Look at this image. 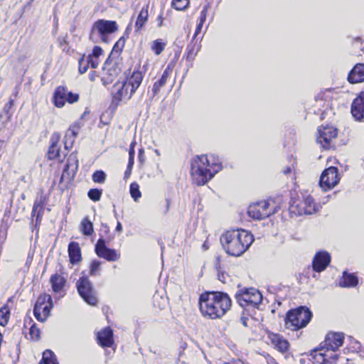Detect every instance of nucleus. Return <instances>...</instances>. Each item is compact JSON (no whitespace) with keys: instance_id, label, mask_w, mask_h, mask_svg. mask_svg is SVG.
Instances as JSON below:
<instances>
[{"instance_id":"obj_1","label":"nucleus","mask_w":364,"mask_h":364,"mask_svg":"<svg viewBox=\"0 0 364 364\" xmlns=\"http://www.w3.org/2000/svg\"><path fill=\"white\" fill-rule=\"evenodd\" d=\"M222 169L219 158L214 155L196 156L191 163V178L193 183L203 186Z\"/></svg>"},{"instance_id":"obj_2","label":"nucleus","mask_w":364,"mask_h":364,"mask_svg":"<svg viewBox=\"0 0 364 364\" xmlns=\"http://www.w3.org/2000/svg\"><path fill=\"white\" fill-rule=\"evenodd\" d=\"M199 305L204 316L214 319L225 315L231 306V300L225 293L207 292L200 295Z\"/></svg>"},{"instance_id":"obj_3","label":"nucleus","mask_w":364,"mask_h":364,"mask_svg":"<svg viewBox=\"0 0 364 364\" xmlns=\"http://www.w3.org/2000/svg\"><path fill=\"white\" fill-rule=\"evenodd\" d=\"M253 241V235L245 230H228L220 237L224 250L228 255L235 257L242 255Z\"/></svg>"},{"instance_id":"obj_4","label":"nucleus","mask_w":364,"mask_h":364,"mask_svg":"<svg viewBox=\"0 0 364 364\" xmlns=\"http://www.w3.org/2000/svg\"><path fill=\"white\" fill-rule=\"evenodd\" d=\"M312 314L308 308L301 306L288 311L285 318V326L291 331L304 328L310 321Z\"/></svg>"},{"instance_id":"obj_5","label":"nucleus","mask_w":364,"mask_h":364,"mask_svg":"<svg viewBox=\"0 0 364 364\" xmlns=\"http://www.w3.org/2000/svg\"><path fill=\"white\" fill-rule=\"evenodd\" d=\"M118 30V25L114 21L100 19L94 23L92 26L90 38L93 40L95 34H97L102 41L109 42V36Z\"/></svg>"},{"instance_id":"obj_6","label":"nucleus","mask_w":364,"mask_h":364,"mask_svg":"<svg viewBox=\"0 0 364 364\" xmlns=\"http://www.w3.org/2000/svg\"><path fill=\"white\" fill-rule=\"evenodd\" d=\"M319 205L315 203L311 196L304 194L301 200H294L290 205L291 213L301 215H311L318 211Z\"/></svg>"},{"instance_id":"obj_7","label":"nucleus","mask_w":364,"mask_h":364,"mask_svg":"<svg viewBox=\"0 0 364 364\" xmlns=\"http://www.w3.org/2000/svg\"><path fill=\"white\" fill-rule=\"evenodd\" d=\"M275 213V208L267 200H261L250 205L247 214L254 220H263Z\"/></svg>"},{"instance_id":"obj_8","label":"nucleus","mask_w":364,"mask_h":364,"mask_svg":"<svg viewBox=\"0 0 364 364\" xmlns=\"http://www.w3.org/2000/svg\"><path fill=\"white\" fill-rule=\"evenodd\" d=\"M236 299L241 306L257 307L262 301V294L255 288L241 289L237 292Z\"/></svg>"},{"instance_id":"obj_9","label":"nucleus","mask_w":364,"mask_h":364,"mask_svg":"<svg viewBox=\"0 0 364 364\" xmlns=\"http://www.w3.org/2000/svg\"><path fill=\"white\" fill-rule=\"evenodd\" d=\"M53 307L51 296L48 294L40 295L35 304L33 314L36 318L41 322L46 321Z\"/></svg>"},{"instance_id":"obj_10","label":"nucleus","mask_w":364,"mask_h":364,"mask_svg":"<svg viewBox=\"0 0 364 364\" xmlns=\"http://www.w3.org/2000/svg\"><path fill=\"white\" fill-rule=\"evenodd\" d=\"M79 100V95L76 93L69 92L64 86H58L53 95V103L58 108H62L65 102L75 103Z\"/></svg>"},{"instance_id":"obj_11","label":"nucleus","mask_w":364,"mask_h":364,"mask_svg":"<svg viewBox=\"0 0 364 364\" xmlns=\"http://www.w3.org/2000/svg\"><path fill=\"white\" fill-rule=\"evenodd\" d=\"M77 289L80 296L88 304L95 306L97 303V299L95 296L90 281L86 277H82L77 282Z\"/></svg>"},{"instance_id":"obj_12","label":"nucleus","mask_w":364,"mask_h":364,"mask_svg":"<svg viewBox=\"0 0 364 364\" xmlns=\"http://www.w3.org/2000/svg\"><path fill=\"white\" fill-rule=\"evenodd\" d=\"M339 180L338 168L331 166L322 172L319 185L323 191H327L334 188L339 182Z\"/></svg>"},{"instance_id":"obj_13","label":"nucleus","mask_w":364,"mask_h":364,"mask_svg":"<svg viewBox=\"0 0 364 364\" xmlns=\"http://www.w3.org/2000/svg\"><path fill=\"white\" fill-rule=\"evenodd\" d=\"M338 136V130L332 126H321L318 128L316 141L323 149H329L331 141Z\"/></svg>"},{"instance_id":"obj_14","label":"nucleus","mask_w":364,"mask_h":364,"mask_svg":"<svg viewBox=\"0 0 364 364\" xmlns=\"http://www.w3.org/2000/svg\"><path fill=\"white\" fill-rule=\"evenodd\" d=\"M95 253L99 257L103 258L109 262L117 261L120 254L114 249L109 248L105 245V241L100 238L95 245Z\"/></svg>"},{"instance_id":"obj_15","label":"nucleus","mask_w":364,"mask_h":364,"mask_svg":"<svg viewBox=\"0 0 364 364\" xmlns=\"http://www.w3.org/2000/svg\"><path fill=\"white\" fill-rule=\"evenodd\" d=\"M60 141V134L58 132L52 134L50 139V146L48 151V158L50 160L56 159L59 161H63L66 153L60 151L59 142Z\"/></svg>"},{"instance_id":"obj_16","label":"nucleus","mask_w":364,"mask_h":364,"mask_svg":"<svg viewBox=\"0 0 364 364\" xmlns=\"http://www.w3.org/2000/svg\"><path fill=\"white\" fill-rule=\"evenodd\" d=\"M120 73L118 65L112 61L107 60L102 69V81L105 85L109 84Z\"/></svg>"},{"instance_id":"obj_17","label":"nucleus","mask_w":364,"mask_h":364,"mask_svg":"<svg viewBox=\"0 0 364 364\" xmlns=\"http://www.w3.org/2000/svg\"><path fill=\"white\" fill-rule=\"evenodd\" d=\"M343 334L341 333H330L325 339L323 343H321V348H326L336 351L343 343Z\"/></svg>"},{"instance_id":"obj_18","label":"nucleus","mask_w":364,"mask_h":364,"mask_svg":"<svg viewBox=\"0 0 364 364\" xmlns=\"http://www.w3.org/2000/svg\"><path fill=\"white\" fill-rule=\"evenodd\" d=\"M112 93L114 100L119 102L123 99H130L134 92H132L124 82H118L114 85Z\"/></svg>"},{"instance_id":"obj_19","label":"nucleus","mask_w":364,"mask_h":364,"mask_svg":"<svg viewBox=\"0 0 364 364\" xmlns=\"http://www.w3.org/2000/svg\"><path fill=\"white\" fill-rule=\"evenodd\" d=\"M330 262L331 256L327 252H318L313 259V269L318 272H322L327 267Z\"/></svg>"},{"instance_id":"obj_20","label":"nucleus","mask_w":364,"mask_h":364,"mask_svg":"<svg viewBox=\"0 0 364 364\" xmlns=\"http://www.w3.org/2000/svg\"><path fill=\"white\" fill-rule=\"evenodd\" d=\"M323 349L324 348H321L319 350H314V358L316 362L325 364L327 363H333L338 359V355L335 353V351L326 349V350L323 352Z\"/></svg>"},{"instance_id":"obj_21","label":"nucleus","mask_w":364,"mask_h":364,"mask_svg":"<svg viewBox=\"0 0 364 364\" xmlns=\"http://www.w3.org/2000/svg\"><path fill=\"white\" fill-rule=\"evenodd\" d=\"M351 113L357 121H361L364 117V91L353 100L351 106Z\"/></svg>"},{"instance_id":"obj_22","label":"nucleus","mask_w":364,"mask_h":364,"mask_svg":"<svg viewBox=\"0 0 364 364\" xmlns=\"http://www.w3.org/2000/svg\"><path fill=\"white\" fill-rule=\"evenodd\" d=\"M97 343L102 348H109L114 344L113 331L109 327H105L97 334Z\"/></svg>"},{"instance_id":"obj_23","label":"nucleus","mask_w":364,"mask_h":364,"mask_svg":"<svg viewBox=\"0 0 364 364\" xmlns=\"http://www.w3.org/2000/svg\"><path fill=\"white\" fill-rule=\"evenodd\" d=\"M269 338L274 348L281 353L287 352L289 348V343L283 336L277 333H269Z\"/></svg>"},{"instance_id":"obj_24","label":"nucleus","mask_w":364,"mask_h":364,"mask_svg":"<svg viewBox=\"0 0 364 364\" xmlns=\"http://www.w3.org/2000/svg\"><path fill=\"white\" fill-rule=\"evenodd\" d=\"M349 82L360 83L364 81V64L358 63L354 66L348 76Z\"/></svg>"},{"instance_id":"obj_25","label":"nucleus","mask_w":364,"mask_h":364,"mask_svg":"<svg viewBox=\"0 0 364 364\" xmlns=\"http://www.w3.org/2000/svg\"><path fill=\"white\" fill-rule=\"evenodd\" d=\"M50 283L54 293L61 294L64 292L66 279L60 274H55L50 278Z\"/></svg>"},{"instance_id":"obj_26","label":"nucleus","mask_w":364,"mask_h":364,"mask_svg":"<svg viewBox=\"0 0 364 364\" xmlns=\"http://www.w3.org/2000/svg\"><path fill=\"white\" fill-rule=\"evenodd\" d=\"M143 76L141 72L134 71L132 75L124 81L128 87H130L132 92H135L136 90L141 83Z\"/></svg>"},{"instance_id":"obj_27","label":"nucleus","mask_w":364,"mask_h":364,"mask_svg":"<svg viewBox=\"0 0 364 364\" xmlns=\"http://www.w3.org/2000/svg\"><path fill=\"white\" fill-rule=\"evenodd\" d=\"M78 168V160L77 158V155L74 153H72L67 161V164L63 169L62 176H61V181H63L66 173H68V171L71 170L73 172V175L75 174V172L77 171Z\"/></svg>"},{"instance_id":"obj_28","label":"nucleus","mask_w":364,"mask_h":364,"mask_svg":"<svg viewBox=\"0 0 364 364\" xmlns=\"http://www.w3.org/2000/svg\"><path fill=\"white\" fill-rule=\"evenodd\" d=\"M68 255L72 264L79 262L81 259V251L79 244L76 242H71L68 245Z\"/></svg>"},{"instance_id":"obj_29","label":"nucleus","mask_w":364,"mask_h":364,"mask_svg":"<svg viewBox=\"0 0 364 364\" xmlns=\"http://www.w3.org/2000/svg\"><path fill=\"white\" fill-rule=\"evenodd\" d=\"M172 70L173 66L171 65H168L165 70L164 71L161 78L158 81H156L153 85L152 90L154 95L157 94L161 90V88L165 85L168 77L172 73Z\"/></svg>"},{"instance_id":"obj_30","label":"nucleus","mask_w":364,"mask_h":364,"mask_svg":"<svg viewBox=\"0 0 364 364\" xmlns=\"http://www.w3.org/2000/svg\"><path fill=\"white\" fill-rule=\"evenodd\" d=\"M358 277L354 274H350L344 272L343 277L339 282V286L342 287H353L358 284Z\"/></svg>"},{"instance_id":"obj_31","label":"nucleus","mask_w":364,"mask_h":364,"mask_svg":"<svg viewBox=\"0 0 364 364\" xmlns=\"http://www.w3.org/2000/svg\"><path fill=\"white\" fill-rule=\"evenodd\" d=\"M149 17V13H148V6H146V8H143L141 11L139 12V14L138 15V17L136 18V23H135V31L139 32L143 26L145 25L148 20Z\"/></svg>"},{"instance_id":"obj_32","label":"nucleus","mask_w":364,"mask_h":364,"mask_svg":"<svg viewBox=\"0 0 364 364\" xmlns=\"http://www.w3.org/2000/svg\"><path fill=\"white\" fill-rule=\"evenodd\" d=\"M78 133V128L77 127H70L66 132L65 135V149L68 150V149L72 147L73 141L75 138L77 136Z\"/></svg>"},{"instance_id":"obj_33","label":"nucleus","mask_w":364,"mask_h":364,"mask_svg":"<svg viewBox=\"0 0 364 364\" xmlns=\"http://www.w3.org/2000/svg\"><path fill=\"white\" fill-rule=\"evenodd\" d=\"M200 49V46L197 44L196 42H194V39H193L191 43L187 46L186 55V60L188 61L193 60L194 58L197 55L198 50Z\"/></svg>"},{"instance_id":"obj_34","label":"nucleus","mask_w":364,"mask_h":364,"mask_svg":"<svg viewBox=\"0 0 364 364\" xmlns=\"http://www.w3.org/2000/svg\"><path fill=\"white\" fill-rule=\"evenodd\" d=\"M80 231L83 235L86 236L91 235L93 232V225L92 223L88 219L87 217L83 218L80 225Z\"/></svg>"},{"instance_id":"obj_35","label":"nucleus","mask_w":364,"mask_h":364,"mask_svg":"<svg viewBox=\"0 0 364 364\" xmlns=\"http://www.w3.org/2000/svg\"><path fill=\"white\" fill-rule=\"evenodd\" d=\"M208 7L209 6L208 5H205L203 7V9L200 12V18H199V23H198L197 26H196V31H195V33H194V36H193V39L200 33L201 31V29L203 26V24H204V22L206 20V17H207V14H208Z\"/></svg>"},{"instance_id":"obj_36","label":"nucleus","mask_w":364,"mask_h":364,"mask_svg":"<svg viewBox=\"0 0 364 364\" xmlns=\"http://www.w3.org/2000/svg\"><path fill=\"white\" fill-rule=\"evenodd\" d=\"M39 364H58V363L53 352L46 350L43 352L42 360Z\"/></svg>"},{"instance_id":"obj_37","label":"nucleus","mask_w":364,"mask_h":364,"mask_svg":"<svg viewBox=\"0 0 364 364\" xmlns=\"http://www.w3.org/2000/svg\"><path fill=\"white\" fill-rule=\"evenodd\" d=\"M166 45V43L161 39H156L152 42L151 49L156 55H159L163 52Z\"/></svg>"},{"instance_id":"obj_38","label":"nucleus","mask_w":364,"mask_h":364,"mask_svg":"<svg viewBox=\"0 0 364 364\" xmlns=\"http://www.w3.org/2000/svg\"><path fill=\"white\" fill-rule=\"evenodd\" d=\"M9 315V306L7 305L3 306L0 309V326H5L8 323Z\"/></svg>"},{"instance_id":"obj_39","label":"nucleus","mask_w":364,"mask_h":364,"mask_svg":"<svg viewBox=\"0 0 364 364\" xmlns=\"http://www.w3.org/2000/svg\"><path fill=\"white\" fill-rule=\"evenodd\" d=\"M129 193L133 200L136 202L138 201V200L141 197L139 186L135 182L131 183L129 187Z\"/></svg>"},{"instance_id":"obj_40","label":"nucleus","mask_w":364,"mask_h":364,"mask_svg":"<svg viewBox=\"0 0 364 364\" xmlns=\"http://www.w3.org/2000/svg\"><path fill=\"white\" fill-rule=\"evenodd\" d=\"M90 63L88 60L87 57L83 55L78 61V70L80 74H83L87 72Z\"/></svg>"},{"instance_id":"obj_41","label":"nucleus","mask_w":364,"mask_h":364,"mask_svg":"<svg viewBox=\"0 0 364 364\" xmlns=\"http://www.w3.org/2000/svg\"><path fill=\"white\" fill-rule=\"evenodd\" d=\"M172 6L178 11L186 9L189 5V0H173Z\"/></svg>"},{"instance_id":"obj_42","label":"nucleus","mask_w":364,"mask_h":364,"mask_svg":"<svg viewBox=\"0 0 364 364\" xmlns=\"http://www.w3.org/2000/svg\"><path fill=\"white\" fill-rule=\"evenodd\" d=\"M102 191L97 188H92L88 191L87 196L93 201H99L101 198Z\"/></svg>"},{"instance_id":"obj_43","label":"nucleus","mask_w":364,"mask_h":364,"mask_svg":"<svg viewBox=\"0 0 364 364\" xmlns=\"http://www.w3.org/2000/svg\"><path fill=\"white\" fill-rule=\"evenodd\" d=\"M106 178V174L102 171H96L92 174V180L95 183H103Z\"/></svg>"},{"instance_id":"obj_44","label":"nucleus","mask_w":364,"mask_h":364,"mask_svg":"<svg viewBox=\"0 0 364 364\" xmlns=\"http://www.w3.org/2000/svg\"><path fill=\"white\" fill-rule=\"evenodd\" d=\"M29 334L32 340L38 341L40 338L41 331L36 324H33L30 328Z\"/></svg>"},{"instance_id":"obj_45","label":"nucleus","mask_w":364,"mask_h":364,"mask_svg":"<svg viewBox=\"0 0 364 364\" xmlns=\"http://www.w3.org/2000/svg\"><path fill=\"white\" fill-rule=\"evenodd\" d=\"M101 262L93 260L90 264V275L95 276L99 274Z\"/></svg>"},{"instance_id":"obj_46","label":"nucleus","mask_w":364,"mask_h":364,"mask_svg":"<svg viewBox=\"0 0 364 364\" xmlns=\"http://www.w3.org/2000/svg\"><path fill=\"white\" fill-rule=\"evenodd\" d=\"M43 209V207L42 203L40 201H37L36 200L34 203V205H33V207L32 215L34 216L36 214V213H37V215H36V220H37L40 218L41 211H42Z\"/></svg>"},{"instance_id":"obj_47","label":"nucleus","mask_w":364,"mask_h":364,"mask_svg":"<svg viewBox=\"0 0 364 364\" xmlns=\"http://www.w3.org/2000/svg\"><path fill=\"white\" fill-rule=\"evenodd\" d=\"M103 54V50L100 46H95L92 49V52L91 54H89L87 56L99 58Z\"/></svg>"},{"instance_id":"obj_48","label":"nucleus","mask_w":364,"mask_h":364,"mask_svg":"<svg viewBox=\"0 0 364 364\" xmlns=\"http://www.w3.org/2000/svg\"><path fill=\"white\" fill-rule=\"evenodd\" d=\"M88 58V60L90 63V66L92 68H96L99 65V58H95L90 56H87Z\"/></svg>"},{"instance_id":"obj_49","label":"nucleus","mask_w":364,"mask_h":364,"mask_svg":"<svg viewBox=\"0 0 364 364\" xmlns=\"http://www.w3.org/2000/svg\"><path fill=\"white\" fill-rule=\"evenodd\" d=\"M218 279L222 282L223 283L226 282L227 278L228 277V275L224 272H218Z\"/></svg>"},{"instance_id":"obj_50","label":"nucleus","mask_w":364,"mask_h":364,"mask_svg":"<svg viewBox=\"0 0 364 364\" xmlns=\"http://www.w3.org/2000/svg\"><path fill=\"white\" fill-rule=\"evenodd\" d=\"M74 176L75 175H73V172L71 171V170H69L68 171V173H66L65 178L63 181L60 180V182L62 183L65 180L69 181L73 178Z\"/></svg>"},{"instance_id":"obj_51","label":"nucleus","mask_w":364,"mask_h":364,"mask_svg":"<svg viewBox=\"0 0 364 364\" xmlns=\"http://www.w3.org/2000/svg\"><path fill=\"white\" fill-rule=\"evenodd\" d=\"M134 146H135V141H132L129 146V156H134Z\"/></svg>"},{"instance_id":"obj_52","label":"nucleus","mask_w":364,"mask_h":364,"mask_svg":"<svg viewBox=\"0 0 364 364\" xmlns=\"http://www.w3.org/2000/svg\"><path fill=\"white\" fill-rule=\"evenodd\" d=\"M13 105H14V100H10L9 102L5 105V107L4 108V111L8 112L9 109H11L13 107Z\"/></svg>"},{"instance_id":"obj_53","label":"nucleus","mask_w":364,"mask_h":364,"mask_svg":"<svg viewBox=\"0 0 364 364\" xmlns=\"http://www.w3.org/2000/svg\"><path fill=\"white\" fill-rule=\"evenodd\" d=\"M134 156H129V163H128L129 168H132V166L134 165Z\"/></svg>"},{"instance_id":"obj_54","label":"nucleus","mask_w":364,"mask_h":364,"mask_svg":"<svg viewBox=\"0 0 364 364\" xmlns=\"http://www.w3.org/2000/svg\"><path fill=\"white\" fill-rule=\"evenodd\" d=\"M132 169V168H129V165H127V170L125 171L124 173V178H128L130 176Z\"/></svg>"},{"instance_id":"obj_55","label":"nucleus","mask_w":364,"mask_h":364,"mask_svg":"<svg viewBox=\"0 0 364 364\" xmlns=\"http://www.w3.org/2000/svg\"><path fill=\"white\" fill-rule=\"evenodd\" d=\"M122 230V226L120 222H117L116 231L121 232Z\"/></svg>"},{"instance_id":"obj_56","label":"nucleus","mask_w":364,"mask_h":364,"mask_svg":"<svg viewBox=\"0 0 364 364\" xmlns=\"http://www.w3.org/2000/svg\"><path fill=\"white\" fill-rule=\"evenodd\" d=\"M283 172L284 174H288L291 172V168L288 166L283 170Z\"/></svg>"},{"instance_id":"obj_57","label":"nucleus","mask_w":364,"mask_h":364,"mask_svg":"<svg viewBox=\"0 0 364 364\" xmlns=\"http://www.w3.org/2000/svg\"><path fill=\"white\" fill-rule=\"evenodd\" d=\"M158 21H159V26H162V23H163V18H162V16L161 15H159L158 16Z\"/></svg>"},{"instance_id":"obj_58","label":"nucleus","mask_w":364,"mask_h":364,"mask_svg":"<svg viewBox=\"0 0 364 364\" xmlns=\"http://www.w3.org/2000/svg\"><path fill=\"white\" fill-rule=\"evenodd\" d=\"M166 213H167L168 211V210H169L170 201H169L168 199H166Z\"/></svg>"},{"instance_id":"obj_59","label":"nucleus","mask_w":364,"mask_h":364,"mask_svg":"<svg viewBox=\"0 0 364 364\" xmlns=\"http://www.w3.org/2000/svg\"><path fill=\"white\" fill-rule=\"evenodd\" d=\"M120 43H121V39L117 43H116L114 48L117 47Z\"/></svg>"},{"instance_id":"obj_60","label":"nucleus","mask_w":364,"mask_h":364,"mask_svg":"<svg viewBox=\"0 0 364 364\" xmlns=\"http://www.w3.org/2000/svg\"><path fill=\"white\" fill-rule=\"evenodd\" d=\"M143 153V150L142 149H140L139 151V154H142Z\"/></svg>"}]
</instances>
